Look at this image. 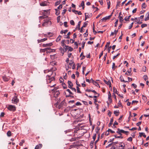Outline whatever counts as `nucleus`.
I'll list each match as a JSON object with an SVG mask.
<instances>
[{
    "instance_id": "f257e3e1",
    "label": "nucleus",
    "mask_w": 149,
    "mask_h": 149,
    "mask_svg": "<svg viewBox=\"0 0 149 149\" xmlns=\"http://www.w3.org/2000/svg\"><path fill=\"white\" fill-rule=\"evenodd\" d=\"M46 80L47 83H50L51 82L54 80H55V78L54 77H51V75H47L46 76Z\"/></svg>"
},
{
    "instance_id": "f03ea898",
    "label": "nucleus",
    "mask_w": 149,
    "mask_h": 149,
    "mask_svg": "<svg viewBox=\"0 0 149 149\" xmlns=\"http://www.w3.org/2000/svg\"><path fill=\"white\" fill-rule=\"evenodd\" d=\"M12 102L15 104H17L19 102V99L16 96H14L12 100Z\"/></svg>"
},
{
    "instance_id": "7ed1b4c3",
    "label": "nucleus",
    "mask_w": 149,
    "mask_h": 149,
    "mask_svg": "<svg viewBox=\"0 0 149 149\" xmlns=\"http://www.w3.org/2000/svg\"><path fill=\"white\" fill-rule=\"evenodd\" d=\"M113 13L112 12V13L111 15H109L108 16H106L105 17H104L102 18L101 20L99 22H100V21H101L102 22H103V21H106V20L107 19H110V17H111V16H112V15L113 14Z\"/></svg>"
},
{
    "instance_id": "20e7f679",
    "label": "nucleus",
    "mask_w": 149,
    "mask_h": 149,
    "mask_svg": "<svg viewBox=\"0 0 149 149\" xmlns=\"http://www.w3.org/2000/svg\"><path fill=\"white\" fill-rule=\"evenodd\" d=\"M8 109L9 110L13 111H14L16 110L15 107L12 105H9L8 107Z\"/></svg>"
},
{
    "instance_id": "39448f33",
    "label": "nucleus",
    "mask_w": 149,
    "mask_h": 149,
    "mask_svg": "<svg viewBox=\"0 0 149 149\" xmlns=\"http://www.w3.org/2000/svg\"><path fill=\"white\" fill-rule=\"evenodd\" d=\"M56 90L55 89H54L52 91H54L55 92V93L54 94V97H58V95L60 94V93L59 92V90L58 91H55Z\"/></svg>"
},
{
    "instance_id": "423d86ee",
    "label": "nucleus",
    "mask_w": 149,
    "mask_h": 149,
    "mask_svg": "<svg viewBox=\"0 0 149 149\" xmlns=\"http://www.w3.org/2000/svg\"><path fill=\"white\" fill-rule=\"evenodd\" d=\"M113 91L114 93H115L117 94L118 95V96H119L120 97H121L122 98H123V96L120 95V94H118V92L117 91V89L116 88L114 87L113 88Z\"/></svg>"
},
{
    "instance_id": "0eeeda50",
    "label": "nucleus",
    "mask_w": 149,
    "mask_h": 149,
    "mask_svg": "<svg viewBox=\"0 0 149 149\" xmlns=\"http://www.w3.org/2000/svg\"><path fill=\"white\" fill-rule=\"evenodd\" d=\"M53 45V44L52 42H50L49 43H47L46 44H43L42 45V46L44 47H50L52 46Z\"/></svg>"
},
{
    "instance_id": "6e6552de",
    "label": "nucleus",
    "mask_w": 149,
    "mask_h": 149,
    "mask_svg": "<svg viewBox=\"0 0 149 149\" xmlns=\"http://www.w3.org/2000/svg\"><path fill=\"white\" fill-rule=\"evenodd\" d=\"M104 82L107 85H109V87H111V84L110 81V80H109L108 81H107L105 80H104Z\"/></svg>"
},
{
    "instance_id": "1a4fd4ad",
    "label": "nucleus",
    "mask_w": 149,
    "mask_h": 149,
    "mask_svg": "<svg viewBox=\"0 0 149 149\" xmlns=\"http://www.w3.org/2000/svg\"><path fill=\"white\" fill-rule=\"evenodd\" d=\"M51 24V22L48 20H46L45 22H44L42 24V25L43 26H45L46 24Z\"/></svg>"
},
{
    "instance_id": "9d476101",
    "label": "nucleus",
    "mask_w": 149,
    "mask_h": 149,
    "mask_svg": "<svg viewBox=\"0 0 149 149\" xmlns=\"http://www.w3.org/2000/svg\"><path fill=\"white\" fill-rule=\"evenodd\" d=\"M118 130H120V131L122 133H123L126 134L127 135L129 133V132L128 131H125L124 130H120L119 128L118 129Z\"/></svg>"
},
{
    "instance_id": "9b49d317",
    "label": "nucleus",
    "mask_w": 149,
    "mask_h": 149,
    "mask_svg": "<svg viewBox=\"0 0 149 149\" xmlns=\"http://www.w3.org/2000/svg\"><path fill=\"white\" fill-rule=\"evenodd\" d=\"M68 87L69 88H70L73 86V84L70 81H68Z\"/></svg>"
},
{
    "instance_id": "f8f14e48",
    "label": "nucleus",
    "mask_w": 149,
    "mask_h": 149,
    "mask_svg": "<svg viewBox=\"0 0 149 149\" xmlns=\"http://www.w3.org/2000/svg\"><path fill=\"white\" fill-rule=\"evenodd\" d=\"M142 136H143L145 138L146 137V135H145V134L143 132H140L139 133V135L138 136V137H141Z\"/></svg>"
},
{
    "instance_id": "ddd939ff",
    "label": "nucleus",
    "mask_w": 149,
    "mask_h": 149,
    "mask_svg": "<svg viewBox=\"0 0 149 149\" xmlns=\"http://www.w3.org/2000/svg\"><path fill=\"white\" fill-rule=\"evenodd\" d=\"M42 147V145L41 144H39L38 145H36L35 149H39L41 148Z\"/></svg>"
},
{
    "instance_id": "4468645a",
    "label": "nucleus",
    "mask_w": 149,
    "mask_h": 149,
    "mask_svg": "<svg viewBox=\"0 0 149 149\" xmlns=\"http://www.w3.org/2000/svg\"><path fill=\"white\" fill-rule=\"evenodd\" d=\"M120 81L121 82H128V81H125L124 79L123 78L122 76H121L120 77Z\"/></svg>"
},
{
    "instance_id": "2eb2a0df",
    "label": "nucleus",
    "mask_w": 149,
    "mask_h": 149,
    "mask_svg": "<svg viewBox=\"0 0 149 149\" xmlns=\"http://www.w3.org/2000/svg\"><path fill=\"white\" fill-rule=\"evenodd\" d=\"M99 139H100V135L99 134L98 135V136L97 137V140L95 142V148H96L97 147V146H96V144L97 143V142H98V141H99Z\"/></svg>"
},
{
    "instance_id": "dca6fc26",
    "label": "nucleus",
    "mask_w": 149,
    "mask_h": 149,
    "mask_svg": "<svg viewBox=\"0 0 149 149\" xmlns=\"http://www.w3.org/2000/svg\"><path fill=\"white\" fill-rule=\"evenodd\" d=\"M81 22V21H79L78 22V25L76 28H77L78 30H79L80 29V26Z\"/></svg>"
},
{
    "instance_id": "f3484780",
    "label": "nucleus",
    "mask_w": 149,
    "mask_h": 149,
    "mask_svg": "<svg viewBox=\"0 0 149 149\" xmlns=\"http://www.w3.org/2000/svg\"><path fill=\"white\" fill-rule=\"evenodd\" d=\"M147 15L145 16L144 20L145 21L148 20L149 19V12L148 13H147Z\"/></svg>"
},
{
    "instance_id": "a211bd4d",
    "label": "nucleus",
    "mask_w": 149,
    "mask_h": 149,
    "mask_svg": "<svg viewBox=\"0 0 149 149\" xmlns=\"http://www.w3.org/2000/svg\"><path fill=\"white\" fill-rule=\"evenodd\" d=\"M3 81H7L9 80V79L5 76H3Z\"/></svg>"
},
{
    "instance_id": "6ab92c4d",
    "label": "nucleus",
    "mask_w": 149,
    "mask_h": 149,
    "mask_svg": "<svg viewBox=\"0 0 149 149\" xmlns=\"http://www.w3.org/2000/svg\"><path fill=\"white\" fill-rule=\"evenodd\" d=\"M132 71L131 68H130V70H128L125 73V74L127 75H130V73Z\"/></svg>"
},
{
    "instance_id": "aec40b11",
    "label": "nucleus",
    "mask_w": 149,
    "mask_h": 149,
    "mask_svg": "<svg viewBox=\"0 0 149 149\" xmlns=\"http://www.w3.org/2000/svg\"><path fill=\"white\" fill-rule=\"evenodd\" d=\"M118 18L119 19L120 22L122 23L124 20V19L123 18V17L121 16H119Z\"/></svg>"
},
{
    "instance_id": "412c9836",
    "label": "nucleus",
    "mask_w": 149,
    "mask_h": 149,
    "mask_svg": "<svg viewBox=\"0 0 149 149\" xmlns=\"http://www.w3.org/2000/svg\"><path fill=\"white\" fill-rule=\"evenodd\" d=\"M113 117L110 120V122L109 124V126L110 127V126L112 124V123L113 122Z\"/></svg>"
},
{
    "instance_id": "4be33fe9",
    "label": "nucleus",
    "mask_w": 149,
    "mask_h": 149,
    "mask_svg": "<svg viewBox=\"0 0 149 149\" xmlns=\"http://www.w3.org/2000/svg\"><path fill=\"white\" fill-rule=\"evenodd\" d=\"M59 49L60 50L61 52L62 53V56H63L64 53V51L63 48L61 47Z\"/></svg>"
},
{
    "instance_id": "5701e85b",
    "label": "nucleus",
    "mask_w": 149,
    "mask_h": 149,
    "mask_svg": "<svg viewBox=\"0 0 149 149\" xmlns=\"http://www.w3.org/2000/svg\"><path fill=\"white\" fill-rule=\"evenodd\" d=\"M40 5L41 6H45L47 5L46 2H42L40 3Z\"/></svg>"
},
{
    "instance_id": "b1692460",
    "label": "nucleus",
    "mask_w": 149,
    "mask_h": 149,
    "mask_svg": "<svg viewBox=\"0 0 149 149\" xmlns=\"http://www.w3.org/2000/svg\"><path fill=\"white\" fill-rule=\"evenodd\" d=\"M65 103V101L64 100L62 101L60 103L58 107H59V108L61 107H62L63 106V105Z\"/></svg>"
},
{
    "instance_id": "393cba45",
    "label": "nucleus",
    "mask_w": 149,
    "mask_h": 149,
    "mask_svg": "<svg viewBox=\"0 0 149 149\" xmlns=\"http://www.w3.org/2000/svg\"><path fill=\"white\" fill-rule=\"evenodd\" d=\"M108 8L109 9L110 7V2L109 0H107Z\"/></svg>"
},
{
    "instance_id": "a878e982",
    "label": "nucleus",
    "mask_w": 149,
    "mask_h": 149,
    "mask_svg": "<svg viewBox=\"0 0 149 149\" xmlns=\"http://www.w3.org/2000/svg\"><path fill=\"white\" fill-rule=\"evenodd\" d=\"M66 47H68V51L71 52L73 50V49L71 47H70L68 46H67Z\"/></svg>"
},
{
    "instance_id": "bb28decb",
    "label": "nucleus",
    "mask_w": 149,
    "mask_h": 149,
    "mask_svg": "<svg viewBox=\"0 0 149 149\" xmlns=\"http://www.w3.org/2000/svg\"><path fill=\"white\" fill-rule=\"evenodd\" d=\"M94 85L98 87L99 88H100V86L99 84L96 82V81H95V82H93V83Z\"/></svg>"
},
{
    "instance_id": "cd10ccee",
    "label": "nucleus",
    "mask_w": 149,
    "mask_h": 149,
    "mask_svg": "<svg viewBox=\"0 0 149 149\" xmlns=\"http://www.w3.org/2000/svg\"><path fill=\"white\" fill-rule=\"evenodd\" d=\"M56 11V15H58L60 14V11L59 10H58L57 9H55Z\"/></svg>"
},
{
    "instance_id": "c85d7f7f",
    "label": "nucleus",
    "mask_w": 149,
    "mask_h": 149,
    "mask_svg": "<svg viewBox=\"0 0 149 149\" xmlns=\"http://www.w3.org/2000/svg\"><path fill=\"white\" fill-rule=\"evenodd\" d=\"M120 3V1L118 0L117 2V5L116 7V9H117L118 6H119Z\"/></svg>"
},
{
    "instance_id": "c756f323",
    "label": "nucleus",
    "mask_w": 149,
    "mask_h": 149,
    "mask_svg": "<svg viewBox=\"0 0 149 149\" xmlns=\"http://www.w3.org/2000/svg\"><path fill=\"white\" fill-rule=\"evenodd\" d=\"M119 111H115L114 112V113L115 114V115L116 116H118L119 115Z\"/></svg>"
},
{
    "instance_id": "7c9ffc66",
    "label": "nucleus",
    "mask_w": 149,
    "mask_h": 149,
    "mask_svg": "<svg viewBox=\"0 0 149 149\" xmlns=\"http://www.w3.org/2000/svg\"><path fill=\"white\" fill-rule=\"evenodd\" d=\"M7 135L9 137L11 136V132L10 131H8L7 133Z\"/></svg>"
},
{
    "instance_id": "2f4dec72",
    "label": "nucleus",
    "mask_w": 149,
    "mask_h": 149,
    "mask_svg": "<svg viewBox=\"0 0 149 149\" xmlns=\"http://www.w3.org/2000/svg\"><path fill=\"white\" fill-rule=\"evenodd\" d=\"M47 51L46 52L47 53H50L51 52V49L50 48H47Z\"/></svg>"
},
{
    "instance_id": "473e14b6",
    "label": "nucleus",
    "mask_w": 149,
    "mask_h": 149,
    "mask_svg": "<svg viewBox=\"0 0 149 149\" xmlns=\"http://www.w3.org/2000/svg\"><path fill=\"white\" fill-rule=\"evenodd\" d=\"M66 91L68 92L71 95H74L73 93H72L70 89H67Z\"/></svg>"
},
{
    "instance_id": "72a5a7b5",
    "label": "nucleus",
    "mask_w": 149,
    "mask_h": 149,
    "mask_svg": "<svg viewBox=\"0 0 149 149\" xmlns=\"http://www.w3.org/2000/svg\"><path fill=\"white\" fill-rule=\"evenodd\" d=\"M143 78L145 81H146V80H147V79H148V76H147V75H144V76H143Z\"/></svg>"
},
{
    "instance_id": "f704fd0d",
    "label": "nucleus",
    "mask_w": 149,
    "mask_h": 149,
    "mask_svg": "<svg viewBox=\"0 0 149 149\" xmlns=\"http://www.w3.org/2000/svg\"><path fill=\"white\" fill-rule=\"evenodd\" d=\"M94 143V141H91V143L90 144V146H91V147L92 148L93 147Z\"/></svg>"
},
{
    "instance_id": "c9c22d12",
    "label": "nucleus",
    "mask_w": 149,
    "mask_h": 149,
    "mask_svg": "<svg viewBox=\"0 0 149 149\" xmlns=\"http://www.w3.org/2000/svg\"><path fill=\"white\" fill-rule=\"evenodd\" d=\"M68 117V116L67 115L65 117V118H63V120L65 122H68L69 120H67V118Z\"/></svg>"
},
{
    "instance_id": "e433bc0d",
    "label": "nucleus",
    "mask_w": 149,
    "mask_h": 149,
    "mask_svg": "<svg viewBox=\"0 0 149 149\" xmlns=\"http://www.w3.org/2000/svg\"><path fill=\"white\" fill-rule=\"evenodd\" d=\"M56 64V63L54 61H52L50 62V65L52 66H54Z\"/></svg>"
},
{
    "instance_id": "4c0bfd02",
    "label": "nucleus",
    "mask_w": 149,
    "mask_h": 149,
    "mask_svg": "<svg viewBox=\"0 0 149 149\" xmlns=\"http://www.w3.org/2000/svg\"><path fill=\"white\" fill-rule=\"evenodd\" d=\"M84 6V1H81V4L79 5V6L80 7Z\"/></svg>"
},
{
    "instance_id": "58836bf2",
    "label": "nucleus",
    "mask_w": 149,
    "mask_h": 149,
    "mask_svg": "<svg viewBox=\"0 0 149 149\" xmlns=\"http://www.w3.org/2000/svg\"><path fill=\"white\" fill-rule=\"evenodd\" d=\"M67 45H65V46L63 47V48L64 49V52H66L67 49H68V47H67L66 46Z\"/></svg>"
},
{
    "instance_id": "ea45409f",
    "label": "nucleus",
    "mask_w": 149,
    "mask_h": 149,
    "mask_svg": "<svg viewBox=\"0 0 149 149\" xmlns=\"http://www.w3.org/2000/svg\"><path fill=\"white\" fill-rule=\"evenodd\" d=\"M61 38V36L59 35L57 38L56 39V41L58 42L60 40Z\"/></svg>"
},
{
    "instance_id": "a19ab883",
    "label": "nucleus",
    "mask_w": 149,
    "mask_h": 149,
    "mask_svg": "<svg viewBox=\"0 0 149 149\" xmlns=\"http://www.w3.org/2000/svg\"><path fill=\"white\" fill-rule=\"evenodd\" d=\"M146 6L145 3H143L142 4L141 7L142 8H145Z\"/></svg>"
},
{
    "instance_id": "79ce46f5",
    "label": "nucleus",
    "mask_w": 149,
    "mask_h": 149,
    "mask_svg": "<svg viewBox=\"0 0 149 149\" xmlns=\"http://www.w3.org/2000/svg\"><path fill=\"white\" fill-rule=\"evenodd\" d=\"M65 40H63L61 42L62 46L63 47L65 46V44L64 43Z\"/></svg>"
},
{
    "instance_id": "37998d69",
    "label": "nucleus",
    "mask_w": 149,
    "mask_h": 149,
    "mask_svg": "<svg viewBox=\"0 0 149 149\" xmlns=\"http://www.w3.org/2000/svg\"><path fill=\"white\" fill-rule=\"evenodd\" d=\"M66 97H71L72 98H74V95H71L69 94L68 95H66Z\"/></svg>"
},
{
    "instance_id": "c03bdc74",
    "label": "nucleus",
    "mask_w": 149,
    "mask_h": 149,
    "mask_svg": "<svg viewBox=\"0 0 149 149\" xmlns=\"http://www.w3.org/2000/svg\"><path fill=\"white\" fill-rule=\"evenodd\" d=\"M62 85L63 86V87L64 89H65L67 88V86L65 83H63L62 84Z\"/></svg>"
},
{
    "instance_id": "a18cd8bd",
    "label": "nucleus",
    "mask_w": 149,
    "mask_h": 149,
    "mask_svg": "<svg viewBox=\"0 0 149 149\" xmlns=\"http://www.w3.org/2000/svg\"><path fill=\"white\" fill-rule=\"evenodd\" d=\"M116 133H118V134L120 135L121 136L122 135V134H121L122 132L120 130H118V131L116 132Z\"/></svg>"
},
{
    "instance_id": "49530a36",
    "label": "nucleus",
    "mask_w": 149,
    "mask_h": 149,
    "mask_svg": "<svg viewBox=\"0 0 149 149\" xmlns=\"http://www.w3.org/2000/svg\"><path fill=\"white\" fill-rule=\"evenodd\" d=\"M76 88H77V92L78 93H81V92L80 91V89H79V87L77 86Z\"/></svg>"
},
{
    "instance_id": "de8ad7c7",
    "label": "nucleus",
    "mask_w": 149,
    "mask_h": 149,
    "mask_svg": "<svg viewBox=\"0 0 149 149\" xmlns=\"http://www.w3.org/2000/svg\"><path fill=\"white\" fill-rule=\"evenodd\" d=\"M85 43V41H83L82 42L81 44V47L83 49L84 48Z\"/></svg>"
},
{
    "instance_id": "09e8293b",
    "label": "nucleus",
    "mask_w": 149,
    "mask_h": 149,
    "mask_svg": "<svg viewBox=\"0 0 149 149\" xmlns=\"http://www.w3.org/2000/svg\"><path fill=\"white\" fill-rule=\"evenodd\" d=\"M47 50V48H45V49H40V51L41 52H44L45 51H46Z\"/></svg>"
},
{
    "instance_id": "8fccbe9b",
    "label": "nucleus",
    "mask_w": 149,
    "mask_h": 149,
    "mask_svg": "<svg viewBox=\"0 0 149 149\" xmlns=\"http://www.w3.org/2000/svg\"><path fill=\"white\" fill-rule=\"evenodd\" d=\"M87 22H88L87 21V22H85L84 23V24L82 26V28L85 27L87 26V25L88 24L87 23Z\"/></svg>"
},
{
    "instance_id": "3c124183",
    "label": "nucleus",
    "mask_w": 149,
    "mask_h": 149,
    "mask_svg": "<svg viewBox=\"0 0 149 149\" xmlns=\"http://www.w3.org/2000/svg\"><path fill=\"white\" fill-rule=\"evenodd\" d=\"M115 63H113L112 65V70H115Z\"/></svg>"
},
{
    "instance_id": "603ef678",
    "label": "nucleus",
    "mask_w": 149,
    "mask_h": 149,
    "mask_svg": "<svg viewBox=\"0 0 149 149\" xmlns=\"http://www.w3.org/2000/svg\"><path fill=\"white\" fill-rule=\"evenodd\" d=\"M114 136H115V138H120V139H123V136H117L116 135H114Z\"/></svg>"
},
{
    "instance_id": "864d4df0",
    "label": "nucleus",
    "mask_w": 149,
    "mask_h": 149,
    "mask_svg": "<svg viewBox=\"0 0 149 149\" xmlns=\"http://www.w3.org/2000/svg\"><path fill=\"white\" fill-rule=\"evenodd\" d=\"M70 23L71 25H74V21L72 20H71L70 21Z\"/></svg>"
},
{
    "instance_id": "5fc2aeb1",
    "label": "nucleus",
    "mask_w": 149,
    "mask_h": 149,
    "mask_svg": "<svg viewBox=\"0 0 149 149\" xmlns=\"http://www.w3.org/2000/svg\"><path fill=\"white\" fill-rule=\"evenodd\" d=\"M24 142V141L23 140L21 141L19 143V145L20 146H22L23 143Z\"/></svg>"
},
{
    "instance_id": "6e6d98bb",
    "label": "nucleus",
    "mask_w": 149,
    "mask_h": 149,
    "mask_svg": "<svg viewBox=\"0 0 149 149\" xmlns=\"http://www.w3.org/2000/svg\"><path fill=\"white\" fill-rule=\"evenodd\" d=\"M64 26L65 27H67L68 26L67 25V22H64Z\"/></svg>"
},
{
    "instance_id": "4d7b16f0",
    "label": "nucleus",
    "mask_w": 149,
    "mask_h": 149,
    "mask_svg": "<svg viewBox=\"0 0 149 149\" xmlns=\"http://www.w3.org/2000/svg\"><path fill=\"white\" fill-rule=\"evenodd\" d=\"M147 25L146 24H143L141 25V27L142 28H143L144 27H146L147 26Z\"/></svg>"
},
{
    "instance_id": "13d9d810",
    "label": "nucleus",
    "mask_w": 149,
    "mask_h": 149,
    "mask_svg": "<svg viewBox=\"0 0 149 149\" xmlns=\"http://www.w3.org/2000/svg\"><path fill=\"white\" fill-rule=\"evenodd\" d=\"M118 20L117 19L116 21L115 22V27H116L117 26L118 24Z\"/></svg>"
},
{
    "instance_id": "bf43d9fd",
    "label": "nucleus",
    "mask_w": 149,
    "mask_h": 149,
    "mask_svg": "<svg viewBox=\"0 0 149 149\" xmlns=\"http://www.w3.org/2000/svg\"><path fill=\"white\" fill-rule=\"evenodd\" d=\"M96 138V134H94V135L93 137V141H95V139Z\"/></svg>"
},
{
    "instance_id": "052dcab7",
    "label": "nucleus",
    "mask_w": 149,
    "mask_h": 149,
    "mask_svg": "<svg viewBox=\"0 0 149 149\" xmlns=\"http://www.w3.org/2000/svg\"><path fill=\"white\" fill-rule=\"evenodd\" d=\"M81 105V103L79 102H77L76 104V106H80Z\"/></svg>"
},
{
    "instance_id": "680f3d73",
    "label": "nucleus",
    "mask_w": 149,
    "mask_h": 149,
    "mask_svg": "<svg viewBox=\"0 0 149 149\" xmlns=\"http://www.w3.org/2000/svg\"><path fill=\"white\" fill-rule=\"evenodd\" d=\"M133 24L134 23L133 22L130 24V25L129 26V29H130L132 28Z\"/></svg>"
},
{
    "instance_id": "e2e57ef3",
    "label": "nucleus",
    "mask_w": 149,
    "mask_h": 149,
    "mask_svg": "<svg viewBox=\"0 0 149 149\" xmlns=\"http://www.w3.org/2000/svg\"><path fill=\"white\" fill-rule=\"evenodd\" d=\"M120 55V53H118L117 54L116 56H113V59H114L115 58H116L118 56Z\"/></svg>"
},
{
    "instance_id": "0e129e2a",
    "label": "nucleus",
    "mask_w": 149,
    "mask_h": 149,
    "mask_svg": "<svg viewBox=\"0 0 149 149\" xmlns=\"http://www.w3.org/2000/svg\"><path fill=\"white\" fill-rule=\"evenodd\" d=\"M132 86H133L134 88H136L137 87L136 85L134 84H132Z\"/></svg>"
},
{
    "instance_id": "69168bd1",
    "label": "nucleus",
    "mask_w": 149,
    "mask_h": 149,
    "mask_svg": "<svg viewBox=\"0 0 149 149\" xmlns=\"http://www.w3.org/2000/svg\"><path fill=\"white\" fill-rule=\"evenodd\" d=\"M132 138L131 137H130L127 139V141H132Z\"/></svg>"
},
{
    "instance_id": "338daca9",
    "label": "nucleus",
    "mask_w": 149,
    "mask_h": 149,
    "mask_svg": "<svg viewBox=\"0 0 149 149\" xmlns=\"http://www.w3.org/2000/svg\"><path fill=\"white\" fill-rule=\"evenodd\" d=\"M60 16H59L58 17H57V21L58 23L60 21Z\"/></svg>"
},
{
    "instance_id": "774afa93",
    "label": "nucleus",
    "mask_w": 149,
    "mask_h": 149,
    "mask_svg": "<svg viewBox=\"0 0 149 149\" xmlns=\"http://www.w3.org/2000/svg\"><path fill=\"white\" fill-rule=\"evenodd\" d=\"M111 149H117L115 146L113 145L112 147L111 148Z\"/></svg>"
}]
</instances>
